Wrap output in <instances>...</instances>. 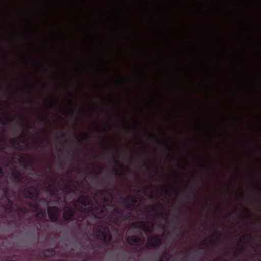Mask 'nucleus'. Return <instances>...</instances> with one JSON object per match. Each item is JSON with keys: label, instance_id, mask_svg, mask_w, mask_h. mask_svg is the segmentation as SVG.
<instances>
[{"label": "nucleus", "instance_id": "8", "mask_svg": "<svg viewBox=\"0 0 261 261\" xmlns=\"http://www.w3.org/2000/svg\"><path fill=\"white\" fill-rule=\"evenodd\" d=\"M132 227L143 230L145 232H151L152 229L150 228H147L145 226V222L144 221H138L132 224Z\"/></svg>", "mask_w": 261, "mask_h": 261}, {"label": "nucleus", "instance_id": "41", "mask_svg": "<svg viewBox=\"0 0 261 261\" xmlns=\"http://www.w3.org/2000/svg\"><path fill=\"white\" fill-rule=\"evenodd\" d=\"M149 198H153V195L151 194L149 196Z\"/></svg>", "mask_w": 261, "mask_h": 261}, {"label": "nucleus", "instance_id": "47", "mask_svg": "<svg viewBox=\"0 0 261 261\" xmlns=\"http://www.w3.org/2000/svg\"><path fill=\"white\" fill-rule=\"evenodd\" d=\"M61 180H62V181L63 182H65V180H63V179H61Z\"/></svg>", "mask_w": 261, "mask_h": 261}, {"label": "nucleus", "instance_id": "39", "mask_svg": "<svg viewBox=\"0 0 261 261\" xmlns=\"http://www.w3.org/2000/svg\"><path fill=\"white\" fill-rule=\"evenodd\" d=\"M247 237V236H243V238L244 239H246Z\"/></svg>", "mask_w": 261, "mask_h": 261}, {"label": "nucleus", "instance_id": "33", "mask_svg": "<svg viewBox=\"0 0 261 261\" xmlns=\"http://www.w3.org/2000/svg\"><path fill=\"white\" fill-rule=\"evenodd\" d=\"M142 192L144 194L146 195L147 191H146V190H143L142 191Z\"/></svg>", "mask_w": 261, "mask_h": 261}, {"label": "nucleus", "instance_id": "21", "mask_svg": "<svg viewBox=\"0 0 261 261\" xmlns=\"http://www.w3.org/2000/svg\"><path fill=\"white\" fill-rule=\"evenodd\" d=\"M111 160L116 165H120L119 162L115 156H112L111 158Z\"/></svg>", "mask_w": 261, "mask_h": 261}, {"label": "nucleus", "instance_id": "32", "mask_svg": "<svg viewBox=\"0 0 261 261\" xmlns=\"http://www.w3.org/2000/svg\"><path fill=\"white\" fill-rule=\"evenodd\" d=\"M0 174H3V170L2 168L0 166Z\"/></svg>", "mask_w": 261, "mask_h": 261}, {"label": "nucleus", "instance_id": "31", "mask_svg": "<svg viewBox=\"0 0 261 261\" xmlns=\"http://www.w3.org/2000/svg\"><path fill=\"white\" fill-rule=\"evenodd\" d=\"M40 201H43V202H44L46 203L47 204L48 203V202H47V200H46V199H40Z\"/></svg>", "mask_w": 261, "mask_h": 261}, {"label": "nucleus", "instance_id": "44", "mask_svg": "<svg viewBox=\"0 0 261 261\" xmlns=\"http://www.w3.org/2000/svg\"><path fill=\"white\" fill-rule=\"evenodd\" d=\"M166 255V252L164 253L163 255H162L163 257L165 256Z\"/></svg>", "mask_w": 261, "mask_h": 261}, {"label": "nucleus", "instance_id": "12", "mask_svg": "<svg viewBox=\"0 0 261 261\" xmlns=\"http://www.w3.org/2000/svg\"><path fill=\"white\" fill-rule=\"evenodd\" d=\"M12 175L15 179V181L17 184L23 182V176L18 171L15 170L12 172Z\"/></svg>", "mask_w": 261, "mask_h": 261}, {"label": "nucleus", "instance_id": "40", "mask_svg": "<svg viewBox=\"0 0 261 261\" xmlns=\"http://www.w3.org/2000/svg\"><path fill=\"white\" fill-rule=\"evenodd\" d=\"M166 194H168L169 193V191L168 190L166 191Z\"/></svg>", "mask_w": 261, "mask_h": 261}, {"label": "nucleus", "instance_id": "16", "mask_svg": "<svg viewBox=\"0 0 261 261\" xmlns=\"http://www.w3.org/2000/svg\"><path fill=\"white\" fill-rule=\"evenodd\" d=\"M182 226H180V227H174L173 229V233L177 237H178L180 233V230L182 229Z\"/></svg>", "mask_w": 261, "mask_h": 261}, {"label": "nucleus", "instance_id": "23", "mask_svg": "<svg viewBox=\"0 0 261 261\" xmlns=\"http://www.w3.org/2000/svg\"><path fill=\"white\" fill-rule=\"evenodd\" d=\"M113 172L116 176H121L122 175V173H120V171L118 169H115L113 170Z\"/></svg>", "mask_w": 261, "mask_h": 261}, {"label": "nucleus", "instance_id": "10", "mask_svg": "<svg viewBox=\"0 0 261 261\" xmlns=\"http://www.w3.org/2000/svg\"><path fill=\"white\" fill-rule=\"evenodd\" d=\"M56 254V251L53 249L45 250L38 254V257L40 258L53 257Z\"/></svg>", "mask_w": 261, "mask_h": 261}, {"label": "nucleus", "instance_id": "35", "mask_svg": "<svg viewBox=\"0 0 261 261\" xmlns=\"http://www.w3.org/2000/svg\"><path fill=\"white\" fill-rule=\"evenodd\" d=\"M88 135L87 134H86V135H85V137H84L83 138V139H85L88 138Z\"/></svg>", "mask_w": 261, "mask_h": 261}, {"label": "nucleus", "instance_id": "29", "mask_svg": "<svg viewBox=\"0 0 261 261\" xmlns=\"http://www.w3.org/2000/svg\"><path fill=\"white\" fill-rule=\"evenodd\" d=\"M40 122L42 123H45L46 122V120H45V119H44V118H42L40 119Z\"/></svg>", "mask_w": 261, "mask_h": 261}, {"label": "nucleus", "instance_id": "4", "mask_svg": "<svg viewBox=\"0 0 261 261\" xmlns=\"http://www.w3.org/2000/svg\"><path fill=\"white\" fill-rule=\"evenodd\" d=\"M96 238L98 240L103 241L105 243H109L112 239V236L110 229L108 226H101L96 234Z\"/></svg>", "mask_w": 261, "mask_h": 261}, {"label": "nucleus", "instance_id": "49", "mask_svg": "<svg viewBox=\"0 0 261 261\" xmlns=\"http://www.w3.org/2000/svg\"><path fill=\"white\" fill-rule=\"evenodd\" d=\"M150 136H151V137H153V135L152 134H150Z\"/></svg>", "mask_w": 261, "mask_h": 261}, {"label": "nucleus", "instance_id": "24", "mask_svg": "<svg viewBox=\"0 0 261 261\" xmlns=\"http://www.w3.org/2000/svg\"><path fill=\"white\" fill-rule=\"evenodd\" d=\"M12 143L13 146H18L19 144L18 140L16 139H13L12 140Z\"/></svg>", "mask_w": 261, "mask_h": 261}, {"label": "nucleus", "instance_id": "42", "mask_svg": "<svg viewBox=\"0 0 261 261\" xmlns=\"http://www.w3.org/2000/svg\"><path fill=\"white\" fill-rule=\"evenodd\" d=\"M159 261H165V260L163 258H161Z\"/></svg>", "mask_w": 261, "mask_h": 261}, {"label": "nucleus", "instance_id": "28", "mask_svg": "<svg viewBox=\"0 0 261 261\" xmlns=\"http://www.w3.org/2000/svg\"><path fill=\"white\" fill-rule=\"evenodd\" d=\"M150 210L153 212H156L159 210L154 207L151 206L149 207Z\"/></svg>", "mask_w": 261, "mask_h": 261}, {"label": "nucleus", "instance_id": "30", "mask_svg": "<svg viewBox=\"0 0 261 261\" xmlns=\"http://www.w3.org/2000/svg\"><path fill=\"white\" fill-rule=\"evenodd\" d=\"M143 167H145V168L147 169H149V167L146 164H144Z\"/></svg>", "mask_w": 261, "mask_h": 261}, {"label": "nucleus", "instance_id": "1", "mask_svg": "<svg viewBox=\"0 0 261 261\" xmlns=\"http://www.w3.org/2000/svg\"><path fill=\"white\" fill-rule=\"evenodd\" d=\"M73 205L81 212H91L95 218L103 219L106 215V205L104 204H98L93 206L92 202L86 196L79 197Z\"/></svg>", "mask_w": 261, "mask_h": 261}, {"label": "nucleus", "instance_id": "38", "mask_svg": "<svg viewBox=\"0 0 261 261\" xmlns=\"http://www.w3.org/2000/svg\"><path fill=\"white\" fill-rule=\"evenodd\" d=\"M59 261H68V260H66V259H60Z\"/></svg>", "mask_w": 261, "mask_h": 261}, {"label": "nucleus", "instance_id": "50", "mask_svg": "<svg viewBox=\"0 0 261 261\" xmlns=\"http://www.w3.org/2000/svg\"><path fill=\"white\" fill-rule=\"evenodd\" d=\"M56 203H58V200H56Z\"/></svg>", "mask_w": 261, "mask_h": 261}, {"label": "nucleus", "instance_id": "3", "mask_svg": "<svg viewBox=\"0 0 261 261\" xmlns=\"http://www.w3.org/2000/svg\"><path fill=\"white\" fill-rule=\"evenodd\" d=\"M75 214V211L72 208H69L64 211L63 214V218L67 222H73L78 226H80L84 217L82 216L81 218L77 219L73 218Z\"/></svg>", "mask_w": 261, "mask_h": 261}, {"label": "nucleus", "instance_id": "2", "mask_svg": "<svg viewBox=\"0 0 261 261\" xmlns=\"http://www.w3.org/2000/svg\"><path fill=\"white\" fill-rule=\"evenodd\" d=\"M131 214L128 212L125 215L123 211L119 208H115L112 213L109 216V218L117 226H120L122 222L125 221L130 218Z\"/></svg>", "mask_w": 261, "mask_h": 261}, {"label": "nucleus", "instance_id": "51", "mask_svg": "<svg viewBox=\"0 0 261 261\" xmlns=\"http://www.w3.org/2000/svg\"><path fill=\"white\" fill-rule=\"evenodd\" d=\"M50 100L51 101H53V98H50Z\"/></svg>", "mask_w": 261, "mask_h": 261}, {"label": "nucleus", "instance_id": "27", "mask_svg": "<svg viewBox=\"0 0 261 261\" xmlns=\"http://www.w3.org/2000/svg\"><path fill=\"white\" fill-rule=\"evenodd\" d=\"M201 246L203 248H205L206 247H207L208 246V244L205 242V241L202 242L201 243Z\"/></svg>", "mask_w": 261, "mask_h": 261}, {"label": "nucleus", "instance_id": "46", "mask_svg": "<svg viewBox=\"0 0 261 261\" xmlns=\"http://www.w3.org/2000/svg\"><path fill=\"white\" fill-rule=\"evenodd\" d=\"M228 189L229 190H230L231 187H230V186H229L228 187Z\"/></svg>", "mask_w": 261, "mask_h": 261}, {"label": "nucleus", "instance_id": "25", "mask_svg": "<svg viewBox=\"0 0 261 261\" xmlns=\"http://www.w3.org/2000/svg\"><path fill=\"white\" fill-rule=\"evenodd\" d=\"M64 189L65 191L70 190L71 189V185L69 184H65Z\"/></svg>", "mask_w": 261, "mask_h": 261}, {"label": "nucleus", "instance_id": "22", "mask_svg": "<svg viewBox=\"0 0 261 261\" xmlns=\"http://www.w3.org/2000/svg\"><path fill=\"white\" fill-rule=\"evenodd\" d=\"M53 189L52 187L49 186V187L47 188V190L50 191V194L51 196H54L56 195V193Z\"/></svg>", "mask_w": 261, "mask_h": 261}, {"label": "nucleus", "instance_id": "15", "mask_svg": "<svg viewBox=\"0 0 261 261\" xmlns=\"http://www.w3.org/2000/svg\"><path fill=\"white\" fill-rule=\"evenodd\" d=\"M30 206L32 208H33L36 211H38L39 214L43 215V212L42 210H40L39 206L37 204H33L32 203H30Z\"/></svg>", "mask_w": 261, "mask_h": 261}, {"label": "nucleus", "instance_id": "14", "mask_svg": "<svg viewBox=\"0 0 261 261\" xmlns=\"http://www.w3.org/2000/svg\"><path fill=\"white\" fill-rule=\"evenodd\" d=\"M108 192V191L107 190H102V191H99L98 192H97V194H98L99 195H101V196H104L105 195V194ZM101 201L103 203V204H104L105 203H106V202H109V200L108 199H107L106 197H103L102 199H101Z\"/></svg>", "mask_w": 261, "mask_h": 261}, {"label": "nucleus", "instance_id": "37", "mask_svg": "<svg viewBox=\"0 0 261 261\" xmlns=\"http://www.w3.org/2000/svg\"><path fill=\"white\" fill-rule=\"evenodd\" d=\"M1 123L2 124H3V125H5L6 124V123L4 121H1Z\"/></svg>", "mask_w": 261, "mask_h": 261}, {"label": "nucleus", "instance_id": "6", "mask_svg": "<svg viewBox=\"0 0 261 261\" xmlns=\"http://www.w3.org/2000/svg\"><path fill=\"white\" fill-rule=\"evenodd\" d=\"M162 242V238L159 235L152 236L147 240V246L152 248L159 247Z\"/></svg>", "mask_w": 261, "mask_h": 261}, {"label": "nucleus", "instance_id": "9", "mask_svg": "<svg viewBox=\"0 0 261 261\" xmlns=\"http://www.w3.org/2000/svg\"><path fill=\"white\" fill-rule=\"evenodd\" d=\"M136 202L137 200L132 197L125 198L123 200V203L130 211H133Z\"/></svg>", "mask_w": 261, "mask_h": 261}, {"label": "nucleus", "instance_id": "13", "mask_svg": "<svg viewBox=\"0 0 261 261\" xmlns=\"http://www.w3.org/2000/svg\"><path fill=\"white\" fill-rule=\"evenodd\" d=\"M127 243L130 245H139L141 242V239L139 237L132 236L127 238Z\"/></svg>", "mask_w": 261, "mask_h": 261}, {"label": "nucleus", "instance_id": "45", "mask_svg": "<svg viewBox=\"0 0 261 261\" xmlns=\"http://www.w3.org/2000/svg\"><path fill=\"white\" fill-rule=\"evenodd\" d=\"M6 120H7V122H10V120H9L7 118H6Z\"/></svg>", "mask_w": 261, "mask_h": 261}, {"label": "nucleus", "instance_id": "36", "mask_svg": "<svg viewBox=\"0 0 261 261\" xmlns=\"http://www.w3.org/2000/svg\"><path fill=\"white\" fill-rule=\"evenodd\" d=\"M109 195L111 198H113V195L111 193H109Z\"/></svg>", "mask_w": 261, "mask_h": 261}, {"label": "nucleus", "instance_id": "5", "mask_svg": "<svg viewBox=\"0 0 261 261\" xmlns=\"http://www.w3.org/2000/svg\"><path fill=\"white\" fill-rule=\"evenodd\" d=\"M24 197L28 199L37 200L39 198V192L38 189L35 187H31L23 191Z\"/></svg>", "mask_w": 261, "mask_h": 261}, {"label": "nucleus", "instance_id": "34", "mask_svg": "<svg viewBox=\"0 0 261 261\" xmlns=\"http://www.w3.org/2000/svg\"><path fill=\"white\" fill-rule=\"evenodd\" d=\"M161 217L162 218H163L164 219H166V216L165 215L163 214V213H162L161 215Z\"/></svg>", "mask_w": 261, "mask_h": 261}, {"label": "nucleus", "instance_id": "26", "mask_svg": "<svg viewBox=\"0 0 261 261\" xmlns=\"http://www.w3.org/2000/svg\"><path fill=\"white\" fill-rule=\"evenodd\" d=\"M163 145L165 147V148L168 150H170V148H169V144L168 143L166 142V141H164V142H162Z\"/></svg>", "mask_w": 261, "mask_h": 261}, {"label": "nucleus", "instance_id": "17", "mask_svg": "<svg viewBox=\"0 0 261 261\" xmlns=\"http://www.w3.org/2000/svg\"><path fill=\"white\" fill-rule=\"evenodd\" d=\"M5 142V139L4 137L0 138V151L4 149V143Z\"/></svg>", "mask_w": 261, "mask_h": 261}, {"label": "nucleus", "instance_id": "11", "mask_svg": "<svg viewBox=\"0 0 261 261\" xmlns=\"http://www.w3.org/2000/svg\"><path fill=\"white\" fill-rule=\"evenodd\" d=\"M33 162L34 160L32 159L29 158H21L19 160L20 164L25 167L30 166L32 168Z\"/></svg>", "mask_w": 261, "mask_h": 261}, {"label": "nucleus", "instance_id": "52", "mask_svg": "<svg viewBox=\"0 0 261 261\" xmlns=\"http://www.w3.org/2000/svg\"><path fill=\"white\" fill-rule=\"evenodd\" d=\"M162 228H163V226H160Z\"/></svg>", "mask_w": 261, "mask_h": 261}, {"label": "nucleus", "instance_id": "18", "mask_svg": "<svg viewBox=\"0 0 261 261\" xmlns=\"http://www.w3.org/2000/svg\"><path fill=\"white\" fill-rule=\"evenodd\" d=\"M19 211L23 214H27L29 212V209L26 207H20Z\"/></svg>", "mask_w": 261, "mask_h": 261}, {"label": "nucleus", "instance_id": "19", "mask_svg": "<svg viewBox=\"0 0 261 261\" xmlns=\"http://www.w3.org/2000/svg\"><path fill=\"white\" fill-rule=\"evenodd\" d=\"M241 245V248L240 250H238L236 253H235V255L236 256H238L239 255V254L241 253V251H243L245 249V247H244V244L242 243L240 244Z\"/></svg>", "mask_w": 261, "mask_h": 261}, {"label": "nucleus", "instance_id": "7", "mask_svg": "<svg viewBox=\"0 0 261 261\" xmlns=\"http://www.w3.org/2000/svg\"><path fill=\"white\" fill-rule=\"evenodd\" d=\"M59 208L57 206L49 207L47 210V213L50 220L52 222H56L58 221L59 215Z\"/></svg>", "mask_w": 261, "mask_h": 261}, {"label": "nucleus", "instance_id": "48", "mask_svg": "<svg viewBox=\"0 0 261 261\" xmlns=\"http://www.w3.org/2000/svg\"><path fill=\"white\" fill-rule=\"evenodd\" d=\"M183 259H186V256H184V257H183Z\"/></svg>", "mask_w": 261, "mask_h": 261}, {"label": "nucleus", "instance_id": "20", "mask_svg": "<svg viewBox=\"0 0 261 261\" xmlns=\"http://www.w3.org/2000/svg\"><path fill=\"white\" fill-rule=\"evenodd\" d=\"M171 221L173 222L175 221L178 222L180 221L179 216L178 215L173 216L171 218Z\"/></svg>", "mask_w": 261, "mask_h": 261}, {"label": "nucleus", "instance_id": "43", "mask_svg": "<svg viewBox=\"0 0 261 261\" xmlns=\"http://www.w3.org/2000/svg\"><path fill=\"white\" fill-rule=\"evenodd\" d=\"M97 168H98V169H101V167H100V166H97Z\"/></svg>", "mask_w": 261, "mask_h": 261}]
</instances>
